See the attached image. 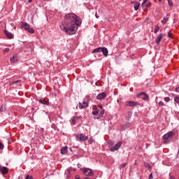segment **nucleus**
I'll return each mask as SVG.
<instances>
[{
	"mask_svg": "<svg viewBox=\"0 0 179 179\" xmlns=\"http://www.w3.org/2000/svg\"><path fill=\"white\" fill-rule=\"evenodd\" d=\"M82 24L81 19L74 13L64 15V20L60 24V30L67 35H73L78 30V27Z\"/></svg>",
	"mask_w": 179,
	"mask_h": 179,
	"instance_id": "f257e3e1",
	"label": "nucleus"
},
{
	"mask_svg": "<svg viewBox=\"0 0 179 179\" xmlns=\"http://www.w3.org/2000/svg\"><path fill=\"white\" fill-rule=\"evenodd\" d=\"M92 115H94V118L99 120L103 117L105 110L101 106L92 108Z\"/></svg>",
	"mask_w": 179,
	"mask_h": 179,
	"instance_id": "f03ea898",
	"label": "nucleus"
},
{
	"mask_svg": "<svg viewBox=\"0 0 179 179\" xmlns=\"http://www.w3.org/2000/svg\"><path fill=\"white\" fill-rule=\"evenodd\" d=\"M21 29H24L26 31L29 32L30 34H34V30L31 28H30V26L29 24L26 22H22V24L21 26Z\"/></svg>",
	"mask_w": 179,
	"mask_h": 179,
	"instance_id": "7ed1b4c3",
	"label": "nucleus"
},
{
	"mask_svg": "<svg viewBox=\"0 0 179 179\" xmlns=\"http://www.w3.org/2000/svg\"><path fill=\"white\" fill-rule=\"evenodd\" d=\"M136 97L143 99L145 101H148L150 99L149 95L145 92H141L136 95Z\"/></svg>",
	"mask_w": 179,
	"mask_h": 179,
	"instance_id": "20e7f679",
	"label": "nucleus"
},
{
	"mask_svg": "<svg viewBox=\"0 0 179 179\" xmlns=\"http://www.w3.org/2000/svg\"><path fill=\"white\" fill-rule=\"evenodd\" d=\"M76 138L80 142L86 141L88 140V136H85L83 134H78L76 135Z\"/></svg>",
	"mask_w": 179,
	"mask_h": 179,
	"instance_id": "39448f33",
	"label": "nucleus"
},
{
	"mask_svg": "<svg viewBox=\"0 0 179 179\" xmlns=\"http://www.w3.org/2000/svg\"><path fill=\"white\" fill-rule=\"evenodd\" d=\"M175 132L173 131H169L162 136L163 140H168L169 138H171L174 136Z\"/></svg>",
	"mask_w": 179,
	"mask_h": 179,
	"instance_id": "423d86ee",
	"label": "nucleus"
},
{
	"mask_svg": "<svg viewBox=\"0 0 179 179\" xmlns=\"http://www.w3.org/2000/svg\"><path fill=\"white\" fill-rule=\"evenodd\" d=\"M83 173L87 176H93L94 173L92 172V170L91 169L85 168L83 169Z\"/></svg>",
	"mask_w": 179,
	"mask_h": 179,
	"instance_id": "0eeeda50",
	"label": "nucleus"
},
{
	"mask_svg": "<svg viewBox=\"0 0 179 179\" xmlns=\"http://www.w3.org/2000/svg\"><path fill=\"white\" fill-rule=\"evenodd\" d=\"M122 145V143L121 141H119L116 143V145H115L113 147L110 148V149H109V151L115 152V151L119 150Z\"/></svg>",
	"mask_w": 179,
	"mask_h": 179,
	"instance_id": "6e6552de",
	"label": "nucleus"
},
{
	"mask_svg": "<svg viewBox=\"0 0 179 179\" xmlns=\"http://www.w3.org/2000/svg\"><path fill=\"white\" fill-rule=\"evenodd\" d=\"M151 6L150 1H148V0H143V3H141V7L143 10H145L147 8H149Z\"/></svg>",
	"mask_w": 179,
	"mask_h": 179,
	"instance_id": "1a4fd4ad",
	"label": "nucleus"
},
{
	"mask_svg": "<svg viewBox=\"0 0 179 179\" xmlns=\"http://www.w3.org/2000/svg\"><path fill=\"white\" fill-rule=\"evenodd\" d=\"M141 104L138 102H134V101H127L126 106L134 108L137 106H140Z\"/></svg>",
	"mask_w": 179,
	"mask_h": 179,
	"instance_id": "9d476101",
	"label": "nucleus"
},
{
	"mask_svg": "<svg viewBox=\"0 0 179 179\" xmlns=\"http://www.w3.org/2000/svg\"><path fill=\"white\" fill-rule=\"evenodd\" d=\"M89 106L88 103L86 101H83V103H78V106L76 107L78 108H80V109H83L87 108Z\"/></svg>",
	"mask_w": 179,
	"mask_h": 179,
	"instance_id": "9b49d317",
	"label": "nucleus"
},
{
	"mask_svg": "<svg viewBox=\"0 0 179 179\" xmlns=\"http://www.w3.org/2000/svg\"><path fill=\"white\" fill-rule=\"evenodd\" d=\"M107 94L106 92H102L98 95H96V99L98 100H103L106 97Z\"/></svg>",
	"mask_w": 179,
	"mask_h": 179,
	"instance_id": "f8f14e48",
	"label": "nucleus"
},
{
	"mask_svg": "<svg viewBox=\"0 0 179 179\" xmlns=\"http://www.w3.org/2000/svg\"><path fill=\"white\" fill-rule=\"evenodd\" d=\"M163 38H164V34H159V36L155 39L156 44L159 45Z\"/></svg>",
	"mask_w": 179,
	"mask_h": 179,
	"instance_id": "ddd939ff",
	"label": "nucleus"
},
{
	"mask_svg": "<svg viewBox=\"0 0 179 179\" xmlns=\"http://www.w3.org/2000/svg\"><path fill=\"white\" fill-rule=\"evenodd\" d=\"M73 169L72 167H69V169H67V170H66V171H64V175H66V177L67 178H69L71 177V171Z\"/></svg>",
	"mask_w": 179,
	"mask_h": 179,
	"instance_id": "4468645a",
	"label": "nucleus"
},
{
	"mask_svg": "<svg viewBox=\"0 0 179 179\" xmlns=\"http://www.w3.org/2000/svg\"><path fill=\"white\" fill-rule=\"evenodd\" d=\"M101 52L103 54V56L107 57L108 55V50L106 48H102L101 50Z\"/></svg>",
	"mask_w": 179,
	"mask_h": 179,
	"instance_id": "2eb2a0df",
	"label": "nucleus"
},
{
	"mask_svg": "<svg viewBox=\"0 0 179 179\" xmlns=\"http://www.w3.org/2000/svg\"><path fill=\"white\" fill-rule=\"evenodd\" d=\"M60 153H62V155L67 154L68 153V147L67 146L63 147L62 148V150H60Z\"/></svg>",
	"mask_w": 179,
	"mask_h": 179,
	"instance_id": "dca6fc26",
	"label": "nucleus"
},
{
	"mask_svg": "<svg viewBox=\"0 0 179 179\" xmlns=\"http://www.w3.org/2000/svg\"><path fill=\"white\" fill-rule=\"evenodd\" d=\"M18 60H19V58L17 55H14L12 58H10V62L12 64L17 62Z\"/></svg>",
	"mask_w": 179,
	"mask_h": 179,
	"instance_id": "f3484780",
	"label": "nucleus"
},
{
	"mask_svg": "<svg viewBox=\"0 0 179 179\" xmlns=\"http://www.w3.org/2000/svg\"><path fill=\"white\" fill-rule=\"evenodd\" d=\"M169 19V15H166L165 17L161 21L162 24H166Z\"/></svg>",
	"mask_w": 179,
	"mask_h": 179,
	"instance_id": "a211bd4d",
	"label": "nucleus"
},
{
	"mask_svg": "<svg viewBox=\"0 0 179 179\" xmlns=\"http://www.w3.org/2000/svg\"><path fill=\"white\" fill-rule=\"evenodd\" d=\"M4 33H5L6 36L8 38H9L10 39H11V38H13V34H12L10 32L8 31L7 30H5V31H4Z\"/></svg>",
	"mask_w": 179,
	"mask_h": 179,
	"instance_id": "6ab92c4d",
	"label": "nucleus"
},
{
	"mask_svg": "<svg viewBox=\"0 0 179 179\" xmlns=\"http://www.w3.org/2000/svg\"><path fill=\"white\" fill-rule=\"evenodd\" d=\"M39 102L43 105H46V106H48L50 105V102L48 101H45V99H41L39 100Z\"/></svg>",
	"mask_w": 179,
	"mask_h": 179,
	"instance_id": "aec40b11",
	"label": "nucleus"
},
{
	"mask_svg": "<svg viewBox=\"0 0 179 179\" xmlns=\"http://www.w3.org/2000/svg\"><path fill=\"white\" fill-rule=\"evenodd\" d=\"M141 6V3L136 2L134 3V10H138Z\"/></svg>",
	"mask_w": 179,
	"mask_h": 179,
	"instance_id": "412c9836",
	"label": "nucleus"
},
{
	"mask_svg": "<svg viewBox=\"0 0 179 179\" xmlns=\"http://www.w3.org/2000/svg\"><path fill=\"white\" fill-rule=\"evenodd\" d=\"M8 172V168L3 166V167L2 168V171H1L2 174H3V175L7 174Z\"/></svg>",
	"mask_w": 179,
	"mask_h": 179,
	"instance_id": "4be33fe9",
	"label": "nucleus"
},
{
	"mask_svg": "<svg viewBox=\"0 0 179 179\" xmlns=\"http://www.w3.org/2000/svg\"><path fill=\"white\" fill-rule=\"evenodd\" d=\"M6 110V105L3 103V104L1 105V108H0V112L3 113V112H5Z\"/></svg>",
	"mask_w": 179,
	"mask_h": 179,
	"instance_id": "5701e85b",
	"label": "nucleus"
},
{
	"mask_svg": "<svg viewBox=\"0 0 179 179\" xmlns=\"http://www.w3.org/2000/svg\"><path fill=\"white\" fill-rule=\"evenodd\" d=\"M101 49H102V48H98L94 50V51H92V53L101 52Z\"/></svg>",
	"mask_w": 179,
	"mask_h": 179,
	"instance_id": "b1692460",
	"label": "nucleus"
},
{
	"mask_svg": "<svg viewBox=\"0 0 179 179\" xmlns=\"http://www.w3.org/2000/svg\"><path fill=\"white\" fill-rule=\"evenodd\" d=\"M168 5L170 8H173V3L172 0H167Z\"/></svg>",
	"mask_w": 179,
	"mask_h": 179,
	"instance_id": "393cba45",
	"label": "nucleus"
},
{
	"mask_svg": "<svg viewBox=\"0 0 179 179\" xmlns=\"http://www.w3.org/2000/svg\"><path fill=\"white\" fill-rule=\"evenodd\" d=\"M174 103L175 104H178V106H179V96H176L174 97Z\"/></svg>",
	"mask_w": 179,
	"mask_h": 179,
	"instance_id": "a878e982",
	"label": "nucleus"
},
{
	"mask_svg": "<svg viewBox=\"0 0 179 179\" xmlns=\"http://www.w3.org/2000/svg\"><path fill=\"white\" fill-rule=\"evenodd\" d=\"M144 166L148 169H152L151 166L148 163L144 162Z\"/></svg>",
	"mask_w": 179,
	"mask_h": 179,
	"instance_id": "bb28decb",
	"label": "nucleus"
},
{
	"mask_svg": "<svg viewBox=\"0 0 179 179\" xmlns=\"http://www.w3.org/2000/svg\"><path fill=\"white\" fill-rule=\"evenodd\" d=\"M131 125V123H130V122H126V123L124 124V126L125 127L126 129L130 127Z\"/></svg>",
	"mask_w": 179,
	"mask_h": 179,
	"instance_id": "cd10ccee",
	"label": "nucleus"
},
{
	"mask_svg": "<svg viewBox=\"0 0 179 179\" xmlns=\"http://www.w3.org/2000/svg\"><path fill=\"white\" fill-rule=\"evenodd\" d=\"M159 31V27L157 26L155 27V29H154V33L157 34Z\"/></svg>",
	"mask_w": 179,
	"mask_h": 179,
	"instance_id": "c85d7f7f",
	"label": "nucleus"
},
{
	"mask_svg": "<svg viewBox=\"0 0 179 179\" xmlns=\"http://www.w3.org/2000/svg\"><path fill=\"white\" fill-rule=\"evenodd\" d=\"M94 142H95V140L93 139L92 138H90V140H88V143H90V144H92Z\"/></svg>",
	"mask_w": 179,
	"mask_h": 179,
	"instance_id": "c756f323",
	"label": "nucleus"
},
{
	"mask_svg": "<svg viewBox=\"0 0 179 179\" xmlns=\"http://www.w3.org/2000/svg\"><path fill=\"white\" fill-rule=\"evenodd\" d=\"M77 120H78L75 118V117H71V122H73V124H75Z\"/></svg>",
	"mask_w": 179,
	"mask_h": 179,
	"instance_id": "7c9ffc66",
	"label": "nucleus"
},
{
	"mask_svg": "<svg viewBox=\"0 0 179 179\" xmlns=\"http://www.w3.org/2000/svg\"><path fill=\"white\" fill-rule=\"evenodd\" d=\"M164 100L165 102L169 103L171 101V99L169 97H165Z\"/></svg>",
	"mask_w": 179,
	"mask_h": 179,
	"instance_id": "2f4dec72",
	"label": "nucleus"
},
{
	"mask_svg": "<svg viewBox=\"0 0 179 179\" xmlns=\"http://www.w3.org/2000/svg\"><path fill=\"white\" fill-rule=\"evenodd\" d=\"M125 129H127L126 127L124 125H123L122 127H121V128L120 129V131H124Z\"/></svg>",
	"mask_w": 179,
	"mask_h": 179,
	"instance_id": "473e14b6",
	"label": "nucleus"
},
{
	"mask_svg": "<svg viewBox=\"0 0 179 179\" xmlns=\"http://www.w3.org/2000/svg\"><path fill=\"white\" fill-rule=\"evenodd\" d=\"M158 105L159 107L165 106L163 101H159Z\"/></svg>",
	"mask_w": 179,
	"mask_h": 179,
	"instance_id": "72a5a7b5",
	"label": "nucleus"
},
{
	"mask_svg": "<svg viewBox=\"0 0 179 179\" xmlns=\"http://www.w3.org/2000/svg\"><path fill=\"white\" fill-rule=\"evenodd\" d=\"M10 50V48H6V49L3 50V52H4V53H8Z\"/></svg>",
	"mask_w": 179,
	"mask_h": 179,
	"instance_id": "f704fd0d",
	"label": "nucleus"
},
{
	"mask_svg": "<svg viewBox=\"0 0 179 179\" xmlns=\"http://www.w3.org/2000/svg\"><path fill=\"white\" fill-rule=\"evenodd\" d=\"M127 115H128V118H130L132 115V113L131 112H127Z\"/></svg>",
	"mask_w": 179,
	"mask_h": 179,
	"instance_id": "c9c22d12",
	"label": "nucleus"
},
{
	"mask_svg": "<svg viewBox=\"0 0 179 179\" xmlns=\"http://www.w3.org/2000/svg\"><path fill=\"white\" fill-rule=\"evenodd\" d=\"M171 34V31H169L168 32L167 35H168V37H169V38H172Z\"/></svg>",
	"mask_w": 179,
	"mask_h": 179,
	"instance_id": "e433bc0d",
	"label": "nucleus"
},
{
	"mask_svg": "<svg viewBox=\"0 0 179 179\" xmlns=\"http://www.w3.org/2000/svg\"><path fill=\"white\" fill-rule=\"evenodd\" d=\"M4 148V145L2 144V143L0 142V149L3 150Z\"/></svg>",
	"mask_w": 179,
	"mask_h": 179,
	"instance_id": "4c0bfd02",
	"label": "nucleus"
},
{
	"mask_svg": "<svg viewBox=\"0 0 179 179\" xmlns=\"http://www.w3.org/2000/svg\"><path fill=\"white\" fill-rule=\"evenodd\" d=\"M40 132H41V134H43V132H44V129L43 128H41L40 129Z\"/></svg>",
	"mask_w": 179,
	"mask_h": 179,
	"instance_id": "58836bf2",
	"label": "nucleus"
},
{
	"mask_svg": "<svg viewBox=\"0 0 179 179\" xmlns=\"http://www.w3.org/2000/svg\"><path fill=\"white\" fill-rule=\"evenodd\" d=\"M25 179H34V178L31 176H27Z\"/></svg>",
	"mask_w": 179,
	"mask_h": 179,
	"instance_id": "ea45409f",
	"label": "nucleus"
},
{
	"mask_svg": "<svg viewBox=\"0 0 179 179\" xmlns=\"http://www.w3.org/2000/svg\"><path fill=\"white\" fill-rule=\"evenodd\" d=\"M127 165V163H123V164H122L121 166L122 168H124Z\"/></svg>",
	"mask_w": 179,
	"mask_h": 179,
	"instance_id": "a19ab883",
	"label": "nucleus"
},
{
	"mask_svg": "<svg viewBox=\"0 0 179 179\" xmlns=\"http://www.w3.org/2000/svg\"><path fill=\"white\" fill-rule=\"evenodd\" d=\"M149 179H153L152 173H150V174L149 175Z\"/></svg>",
	"mask_w": 179,
	"mask_h": 179,
	"instance_id": "79ce46f5",
	"label": "nucleus"
},
{
	"mask_svg": "<svg viewBox=\"0 0 179 179\" xmlns=\"http://www.w3.org/2000/svg\"><path fill=\"white\" fill-rule=\"evenodd\" d=\"M175 92L179 93V87L175 89Z\"/></svg>",
	"mask_w": 179,
	"mask_h": 179,
	"instance_id": "37998d69",
	"label": "nucleus"
},
{
	"mask_svg": "<svg viewBox=\"0 0 179 179\" xmlns=\"http://www.w3.org/2000/svg\"><path fill=\"white\" fill-rule=\"evenodd\" d=\"M95 17H96V19L99 18V16L98 15L97 13H95Z\"/></svg>",
	"mask_w": 179,
	"mask_h": 179,
	"instance_id": "c03bdc74",
	"label": "nucleus"
},
{
	"mask_svg": "<svg viewBox=\"0 0 179 179\" xmlns=\"http://www.w3.org/2000/svg\"><path fill=\"white\" fill-rule=\"evenodd\" d=\"M3 166H2L1 165H0V173L2 172V169H3Z\"/></svg>",
	"mask_w": 179,
	"mask_h": 179,
	"instance_id": "a18cd8bd",
	"label": "nucleus"
},
{
	"mask_svg": "<svg viewBox=\"0 0 179 179\" xmlns=\"http://www.w3.org/2000/svg\"><path fill=\"white\" fill-rule=\"evenodd\" d=\"M169 179H175L173 177H172L171 176V174H169Z\"/></svg>",
	"mask_w": 179,
	"mask_h": 179,
	"instance_id": "49530a36",
	"label": "nucleus"
},
{
	"mask_svg": "<svg viewBox=\"0 0 179 179\" xmlns=\"http://www.w3.org/2000/svg\"><path fill=\"white\" fill-rule=\"evenodd\" d=\"M77 120L80 118V117H74Z\"/></svg>",
	"mask_w": 179,
	"mask_h": 179,
	"instance_id": "de8ad7c7",
	"label": "nucleus"
},
{
	"mask_svg": "<svg viewBox=\"0 0 179 179\" xmlns=\"http://www.w3.org/2000/svg\"><path fill=\"white\" fill-rule=\"evenodd\" d=\"M148 146H149V144L146 143V144H145L146 148H148Z\"/></svg>",
	"mask_w": 179,
	"mask_h": 179,
	"instance_id": "09e8293b",
	"label": "nucleus"
},
{
	"mask_svg": "<svg viewBox=\"0 0 179 179\" xmlns=\"http://www.w3.org/2000/svg\"><path fill=\"white\" fill-rule=\"evenodd\" d=\"M158 1H159V2H162V0H158Z\"/></svg>",
	"mask_w": 179,
	"mask_h": 179,
	"instance_id": "8fccbe9b",
	"label": "nucleus"
},
{
	"mask_svg": "<svg viewBox=\"0 0 179 179\" xmlns=\"http://www.w3.org/2000/svg\"><path fill=\"white\" fill-rule=\"evenodd\" d=\"M84 179H91V178H84Z\"/></svg>",
	"mask_w": 179,
	"mask_h": 179,
	"instance_id": "3c124183",
	"label": "nucleus"
},
{
	"mask_svg": "<svg viewBox=\"0 0 179 179\" xmlns=\"http://www.w3.org/2000/svg\"><path fill=\"white\" fill-rule=\"evenodd\" d=\"M178 154H179V148H178Z\"/></svg>",
	"mask_w": 179,
	"mask_h": 179,
	"instance_id": "603ef678",
	"label": "nucleus"
},
{
	"mask_svg": "<svg viewBox=\"0 0 179 179\" xmlns=\"http://www.w3.org/2000/svg\"><path fill=\"white\" fill-rule=\"evenodd\" d=\"M18 82H19V80L16 81L15 83H18Z\"/></svg>",
	"mask_w": 179,
	"mask_h": 179,
	"instance_id": "864d4df0",
	"label": "nucleus"
},
{
	"mask_svg": "<svg viewBox=\"0 0 179 179\" xmlns=\"http://www.w3.org/2000/svg\"><path fill=\"white\" fill-rule=\"evenodd\" d=\"M117 102H119V100H117Z\"/></svg>",
	"mask_w": 179,
	"mask_h": 179,
	"instance_id": "5fc2aeb1",
	"label": "nucleus"
},
{
	"mask_svg": "<svg viewBox=\"0 0 179 179\" xmlns=\"http://www.w3.org/2000/svg\"><path fill=\"white\" fill-rule=\"evenodd\" d=\"M136 163H134V165H136Z\"/></svg>",
	"mask_w": 179,
	"mask_h": 179,
	"instance_id": "6e6d98bb",
	"label": "nucleus"
},
{
	"mask_svg": "<svg viewBox=\"0 0 179 179\" xmlns=\"http://www.w3.org/2000/svg\"><path fill=\"white\" fill-rule=\"evenodd\" d=\"M77 179H79V178H77Z\"/></svg>",
	"mask_w": 179,
	"mask_h": 179,
	"instance_id": "4d7b16f0",
	"label": "nucleus"
}]
</instances>
